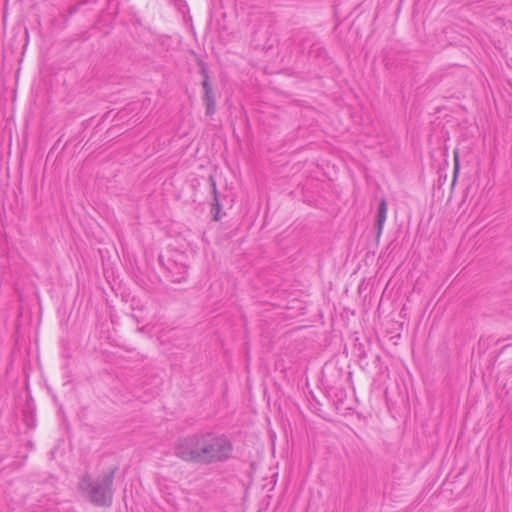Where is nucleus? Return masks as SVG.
Returning <instances> with one entry per match:
<instances>
[{
  "instance_id": "obj_1",
  "label": "nucleus",
  "mask_w": 512,
  "mask_h": 512,
  "mask_svg": "<svg viewBox=\"0 0 512 512\" xmlns=\"http://www.w3.org/2000/svg\"><path fill=\"white\" fill-rule=\"evenodd\" d=\"M173 453L186 463L216 465L233 458L234 444L226 433L205 430L177 438Z\"/></svg>"
},
{
  "instance_id": "obj_2",
  "label": "nucleus",
  "mask_w": 512,
  "mask_h": 512,
  "mask_svg": "<svg viewBox=\"0 0 512 512\" xmlns=\"http://www.w3.org/2000/svg\"><path fill=\"white\" fill-rule=\"evenodd\" d=\"M116 470V467L111 468L96 479H93L89 474H85L79 480V491L93 505L110 507L113 502V482Z\"/></svg>"
},
{
  "instance_id": "obj_3",
  "label": "nucleus",
  "mask_w": 512,
  "mask_h": 512,
  "mask_svg": "<svg viewBox=\"0 0 512 512\" xmlns=\"http://www.w3.org/2000/svg\"><path fill=\"white\" fill-rule=\"evenodd\" d=\"M158 262L162 267L167 270L168 277L172 282L182 283L187 280L188 276V267L183 264H178L171 259H168L166 262L162 255H159Z\"/></svg>"
},
{
  "instance_id": "obj_4",
  "label": "nucleus",
  "mask_w": 512,
  "mask_h": 512,
  "mask_svg": "<svg viewBox=\"0 0 512 512\" xmlns=\"http://www.w3.org/2000/svg\"><path fill=\"white\" fill-rule=\"evenodd\" d=\"M202 88L204 90L203 95V103L205 105V114L207 116H212L216 112V97L215 92L213 90L212 84L202 83Z\"/></svg>"
},
{
  "instance_id": "obj_5",
  "label": "nucleus",
  "mask_w": 512,
  "mask_h": 512,
  "mask_svg": "<svg viewBox=\"0 0 512 512\" xmlns=\"http://www.w3.org/2000/svg\"><path fill=\"white\" fill-rule=\"evenodd\" d=\"M387 217V202L385 198H382L379 202L377 216L375 220L374 228L376 230V238L377 240L380 238L383 230L384 223Z\"/></svg>"
},
{
  "instance_id": "obj_6",
  "label": "nucleus",
  "mask_w": 512,
  "mask_h": 512,
  "mask_svg": "<svg viewBox=\"0 0 512 512\" xmlns=\"http://www.w3.org/2000/svg\"><path fill=\"white\" fill-rule=\"evenodd\" d=\"M209 181H210L212 192H213V203L211 205V214L213 215L214 221H219L221 219L220 211L222 209V206H221L219 198H218L216 181L212 176L209 177Z\"/></svg>"
},
{
  "instance_id": "obj_7",
  "label": "nucleus",
  "mask_w": 512,
  "mask_h": 512,
  "mask_svg": "<svg viewBox=\"0 0 512 512\" xmlns=\"http://www.w3.org/2000/svg\"><path fill=\"white\" fill-rule=\"evenodd\" d=\"M308 55L314 58L319 59H326L327 58V51L326 49L321 45L320 42H312L311 46L308 50Z\"/></svg>"
},
{
  "instance_id": "obj_8",
  "label": "nucleus",
  "mask_w": 512,
  "mask_h": 512,
  "mask_svg": "<svg viewBox=\"0 0 512 512\" xmlns=\"http://www.w3.org/2000/svg\"><path fill=\"white\" fill-rule=\"evenodd\" d=\"M312 38H313V35L310 32L304 31V30H299L294 35V42H298L301 49L304 50L306 42H310L312 40Z\"/></svg>"
},
{
  "instance_id": "obj_9",
  "label": "nucleus",
  "mask_w": 512,
  "mask_h": 512,
  "mask_svg": "<svg viewBox=\"0 0 512 512\" xmlns=\"http://www.w3.org/2000/svg\"><path fill=\"white\" fill-rule=\"evenodd\" d=\"M198 65L200 67V74L203 77L202 83L212 84L209 76V71L206 63L203 60L198 61Z\"/></svg>"
},
{
  "instance_id": "obj_10",
  "label": "nucleus",
  "mask_w": 512,
  "mask_h": 512,
  "mask_svg": "<svg viewBox=\"0 0 512 512\" xmlns=\"http://www.w3.org/2000/svg\"><path fill=\"white\" fill-rule=\"evenodd\" d=\"M335 396L338 398L340 402H343V399L346 397V391L344 389H338Z\"/></svg>"
},
{
  "instance_id": "obj_11",
  "label": "nucleus",
  "mask_w": 512,
  "mask_h": 512,
  "mask_svg": "<svg viewBox=\"0 0 512 512\" xmlns=\"http://www.w3.org/2000/svg\"><path fill=\"white\" fill-rule=\"evenodd\" d=\"M458 169H459V161H458L457 154L455 153V171H454L455 176L458 173Z\"/></svg>"
},
{
  "instance_id": "obj_12",
  "label": "nucleus",
  "mask_w": 512,
  "mask_h": 512,
  "mask_svg": "<svg viewBox=\"0 0 512 512\" xmlns=\"http://www.w3.org/2000/svg\"><path fill=\"white\" fill-rule=\"evenodd\" d=\"M359 357H360V358H365V357H366V352L363 350V351L359 354Z\"/></svg>"
}]
</instances>
